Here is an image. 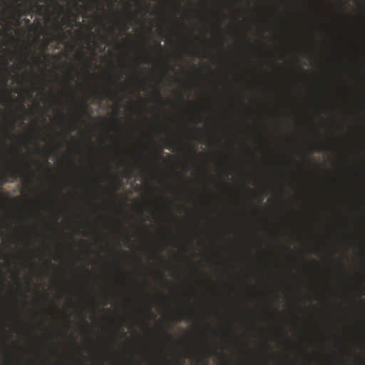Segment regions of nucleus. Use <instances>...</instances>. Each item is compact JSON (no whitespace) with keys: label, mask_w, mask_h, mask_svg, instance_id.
I'll list each match as a JSON object with an SVG mask.
<instances>
[{"label":"nucleus","mask_w":365,"mask_h":365,"mask_svg":"<svg viewBox=\"0 0 365 365\" xmlns=\"http://www.w3.org/2000/svg\"><path fill=\"white\" fill-rule=\"evenodd\" d=\"M9 0H1L0 3L6 9V12L8 14L9 18L12 21V24L19 26L21 21V15L18 14V12L15 10L14 6L11 4H8ZM0 26H2V21L0 20Z\"/></svg>","instance_id":"nucleus-1"},{"label":"nucleus","mask_w":365,"mask_h":365,"mask_svg":"<svg viewBox=\"0 0 365 365\" xmlns=\"http://www.w3.org/2000/svg\"><path fill=\"white\" fill-rule=\"evenodd\" d=\"M8 176L13 178H24L26 176V173L22 169L20 168L9 169L7 170L6 175H3L0 177L1 185H3L8 181Z\"/></svg>","instance_id":"nucleus-2"},{"label":"nucleus","mask_w":365,"mask_h":365,"mask_svg":"<svg viewBox=\"0 0 365 365\" xmlns=\"http://www.w3.org/2000/svg\"><path fill=\"white\" fill-rule=\"evenodd\" d=\"M47 0H26V2L30 5L29 12L34 11V9H37L38 10H45L48 11L49 10L50 6H40L39 2H46Z\"/></svg>","instance_id":"nucleus-3"},{"label":"nucleus","mask_w":365,"mask_h":365,"mask_svg":"<svg viewBox=\"0 0 365 365\" xmlns=\"http://www.w3.org/2000/svg\"><path fill=\"white\" fill-rule=\"evenodd\" d=\"M11 3L14 6L15 10L18 12V14L21 15V18L27 16L28 11L24 8L21 4L19 3V0H12Z\"/></svg>","instance_id":"nucleus-4"},{"label":"nucleus","mask_w":365,"mask_h":365,"mask_svg":"<svg viewBox=\"0 0 365 365\" xmlns=\"http://www.w3.org/2000/svg\"><path fill=\"white\" fill-rule=\"evenodd\" d=\"M178 145H179V144L177 143H172V144L166 145L165 148L170 150H174V147H177Z\"/></svg>","instance_id":"nucleus-5"},{"label":"nucleus","mask_w":365,"mask_h":365,"mask_svg":"<svg viewBox=\"0 0 365 365\" xmlns=\"http://www.w3.org/2000/svg\"><path fill=\"white\" fill-rule=\"evenodd\" d=\"M94 96L96 99H98L100 101H102L103 100L102 94L96 91L94 92Z\"/></svg>","instance_id":"nucleus-6"},{"label":"nucleus","mask_w":365,"mask_h":365,"mask_svg":"<svg viewBox=\"0 0 365 365\" xmlns=\"http://www.w3.org/2000/svg\"><path fill=\"white\" fill-rule=\"evenodd\" d=\"M154 157H155V163H158V162L161 159V158H162V154H161V153H160V152H156V153H155Z\"/></svg>","instance_id":"nucleus-7"},{"label":"nucleus","mask_w":365,"mask_h":365,"mask_svg":"<svg viewBox=\"0 0 365 365\" xmlns=\"http://www.w3.org/2000/svg\"><path fill=\"white\" fill-rule=\"evenodd\" d=\"M191 312H184L182 313V317L180 319V320L181 319H188V317L190 315ZM179 321V319L178 320Z\"/></svg>","instance_id":"nucleus-8"},{"label":"nucleus","mask_w":365,"mask_h":365,"mask_svg":"<svg viewBox=\"0 0 365 365\" xmlns=\"http://www.w3.org/2000/svg\"><path fill=\"white\" fill-rule=\"evenodd\" d=\"M81 106L82 107V112L83 113H86V110L87 108V103L86 101H83L81 103Z\"/></svg>","instance_id":"nucleus-9"},{"label":"nucleus","mask_w":365,"mask_h":365,"mask_svg":"<svg viewBox=\"0 0 365 365\" xmlns=\"http://www.w3.org/2000/svg\"><path fill=\"white\" fill-rule=\"evenodd\" d=\"M186 146L188 148V150L190 153L193 154L195 153V148L191 144H187Z\"/></svg>","instance_id":"nucleus-10"},{"label":"nucleus","mask_w":365,"mask_h":365,"mask_svg":"<svg viewBox=\"0 0 365 365\" xmlns=\"http://www.w3.org/2000/svg\"><path fill=\"white\" fill-rule=\"evenodd\" d=\"M155 96H156L158 100H159V101H162L163 100V96H162V95H161V93H160L159 91H155Z\"/></svg>","instance_id":"nucleus-11"},{"label":"nucleus","mask_w":365,"mask_h":365,"mask_svg":"<svg viewBox=\"0 0 365 365\" xmlns=\"http://www.w3.org/2000/svg\"><path fill=\"white\" fill-rule=\"evenodd\" d=\"M153 61V58L150 55H147L146 61H145L146 63H150Z\"/></svg>","instance_id":"nucleus-12"},{"label":"nucleus","mask_w":365,"mask_h":365,"mask_svg":"<svg viewBox=\"0 0 365 365\" xmlns=\"http://www.w3.org/2000/svg\"><path fill=\"white\" fill-rule=\"evenodd\" d=\"M55 4L58 7L61 12H63L64 10V7L58 4V2L55 1Z\"/></svg>","instance_id":"nucleus-13"},{"label":"nucleus","mask_w":365,"mask_h":365,"mask_svg":"<svg viewBox=\"0 0 365 365\" xmlns=\"http://www.w3.org/2000/svg\"><path fill=\"white\" fill-rule=\"evenodd\" d=\"M29 51H27L26 53V57H25V62H26V64L28 65L29 64V61L27 60V56H29Z\"/></svg>","instance_id":"nucleus-14"},{"label":"nucleus","mask_w":365,"mask_h":365,"mask_svg":"<svg viewBox=\"0 0 365 365\" xmlns=\"http://www.w3.org/2000/svg\"><path fill=\"white\" fill-rule=\"evenodd\" d=\"M124 25V26L125 27L126 29H128L129 27H128V23L127 21H125L123 22V24Z\"/></svg>","instance_id":"nucleus-15"},{"label":"nucleus","mask_w":365,"mask_h":365,"mask_svg":"<svg viewBox=\"0 0 365 365\" xmlns=\"http://www.w3.org/2000/svg\"><path fill=\"white\" fill-rule=\"evenodd\" d=\"M23 21L25 22V24H29L30 21L27 19H24Z\"/></svg>","instance_id":"nucleus-16"},{"label":"nucleus","mask_w":365,"mask_h":365,"mask_svg":"<svg viewBox=\"0 0 365 365\" xmlns=\"http://www.w3.org/2000/svg\"><path fill=\"white\" fill-rule=\"evenodd\" d=\"M25 166L27 170H30V166L28 163H25Z\"/></svg>","instance_id":"nucleus-17"},{"label":"nucleus","mask_w":365,"mask_h":365,"mask_svg":"<svg viewBox=\"0 0 365 365\" xmlns=\"http://www.w3.org/2000/svg\"><path fill=\"white\" fill-rule=\"evenodd\" d=\"M63 24H66L68 21V19L67 18H64L63 19Z\"/></svg>","instance_id":"nucleus-18"},{"label":"nucleus","mask_w":365,"mask_h":365,"mask_svg":"<svg viewBox=\"0 0 365 365\" xmlns=\"http://www.w3.org/2000/svg\"><path fill=\"white\" fill-rule=\"evenodd\" d=\"M47 35L50 37V38H52L53 37V35L51 34H47Z\"/></svg>","instance_id":"nucleus-19"},{"label":"nucleus","mask_w":365,"mask_h":365,"mask_svg":"<svg viewBox=\"0 0 365 365\" xmlns=\"http://www.w3.org/2000/svg\"><path fill=\"white\" fill-rule=\"evenodd\" d=\"M158 46H159L160 48H163L162 45H160V43L158 44Z\"/></svg>","instance_id":"nucleus-20"},{"label":"nucleus","mask_w":365,"mask_h":365,"mask_svg":"<svg viewBox=\"0 0 365 365\" xmlns=\"http://www.w3.org/2000/svg\"><path fill=\"white\" fill-rule=\"evenodd\" d=\"M50 42H51V41H47L46 46L49 44Z\"/></svg>","instance_id":"nucleus-21"},{"label":"nucleus","mask_w":365,"mask_h":365,"mask_svg":"<svg viewBox=\"0 0 365 365\" xmlns=\"http://www.w3.org/2000/svg\"><path fill=\"white\" fill-rule=\"evenodd\" d=\"M22 109H23L24 111H26V108H25V107H24V106H22Z\"/></svg>","instance_id":"nucleus-22"},{"label":"nucleus","mask_w":365,"mask_h":365,"mask_svg":"<svg viewBox=\"0 0 365 365\" xmlns=\"http://www.w3.org/2000/svg\"><path fill=\"white\" fill-rule=\"evenodd\" d=\"M31 267H34V264L33 262H32V263H31Z\"/></svg>","instance_id":"nucleus-23"},{"label":"nucleus","mask_w":365,"mask_h":365,"mask_svg":"<svg viewBox=\"0 0 365 365\" xmlns=\"http://www.w3.org/2000/svg\"><path fill=\"white\" fill-rule=\"evenodd\" d=\"M118 227H121L120 225V224H118Z\"/></svg>","instance_id":"nucleus-24"},{"label":"nucleus","mask_w":365,"mask_h":365,"mask_svg":"<svg viewBox=\"0 0 365 365\" xmlns=\"http://www.w3.org/2000/svg\"><path fill=\"white\" fill-rule=\"evenodd\" d=\"M48 263H49V264H51V260H49V261H48Z\"/></svg>","instance_id":"nucleus-25"}]
</instances>
